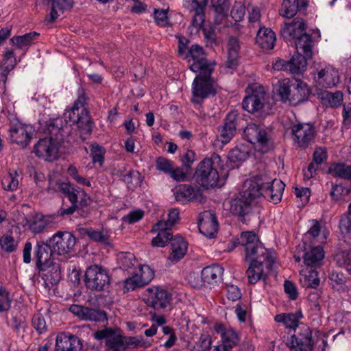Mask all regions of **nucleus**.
<instances>
[{
	"mask_svg": "<svg viewBox=\"0 0 351 351\" xmlns=\"http://www.w3.org/2000/svg\"><path fill=\"white\" fill-rule=\"evenodd\" d=\"M258 186L257 182L246 180L243 191L229 202L230 213L242 223L247 224L261 213Z\"/></svg>",
	"mask_w": 351,
	"mask_h": 351,
	"instance_id": "f257e3e1",
	"label": "nucleus"
},
{
	"mask_svg": "<svg viewBox=\"0 0 351 351\" xmlns=\"http://www.w3.org/2000/svg\"><path fill=\"white\" fill-rule=\"evenodd\" d=\"M306 27L304 19L295 17L291 22L285 24L280 33L287 44L293 46L296 52L305 54L307 58H313V40L312 36L306 32Z\"/></svg>",
	"mask_w": 351,
	"mask_h": 351,
	"instance_id": "f03ea898",
	"label": "nucleus"
},
{
	"mask_svg": "<svg viewBox=\"0 0 351 351\" xmlns=\"http://www.w3.org/2000/svg\"><path fill=\"white\" fill-rule=\"evenodd\" d=\"M77 98L75 100L71 109L66 110L63 117L66 124L70 125H76L80 136L86 139L93 131V123L89 112L84 108L88 97L86 95L85 90L80 86L77 91Z\"/></svg>",
	"mask_w": 351,
	"mask_h": 351,
	"instance_id": "7ed1b4c3",
	"label": "nucleus"
},
{
	"mask_svg": "<svg viewBox=\"0 0 351 351\" xmlns=\"http://www.w3.org/2000/svg\"><path fill=\"white\" fill-rule=\"evenodd\" d=\"M239 243L244 247L246 262L265 263L267 270H271L275 263V252L265 248L254 232L241 234Z\"/></svg>",
	"mask_w": 351,
	"mask_h": 351,
	"instance_id": "20e7f679",
	"label": "nucleus"
},
{
	"mask_svg": "<svg viewBox=\"0 0 351 351\" xmlns=\"http://www.w3.org/2000/svg\"><path fill=\"white\" fill-rule=\"evenodd\" d=\"M221 157L217 154H213L210 158H206L197 165L194 178L202 186L209 189L221 186L217 167L220 166Z\"/></svg>",
	"mask_w": 351,
	"mask_h": 351,
	"instance_id": "39448f33",
	"label": "nucleus"
},
{
	"mask_svg": "<svg viewBox=\"0 0 351 351\" xmlns=\"http://www.w3.org/2000/svg\"><path fill=\"white\" fill-rule=\"evenodd\" d=\"M278 95L283 102L297 106L306 101L311 93L308 84L304 81L295 79L293 81L284 80L277 89Z\"/></svg>",
	"mask_w": 351,
	"mask_h": 351,
	"instance_id": "423d86ee",
	"label": "nucleus"
},
{
	"mask_svg": "<svg viewBox=\"0 0 351 351\" xmlns=\"http://www.w3.org/2000/svg\"><path fill=\"white\" fill-rule=\"evenodd\" d=\"M249 180L259 184L260 199L264 197L274 204H278L281 201L285 187L282 180L271 179L265 174L256 175Z\"/></svg>",
	"mask_w": 351,
	"mask_h": 351,
	"instance_id": "0eeeda50",
	"label": "nucleus"
},
{
	"mask_svg": "<svg viewBox=\"0 0 351 351\" xmlns=\"http://www.w3.org/2000/svg\"><path fill=\"white\" fill-rule=\"evenodd\" d=\"M318 338L313 334V330L306 324H300L286 343L291 351H313Z\"/></svg>",
	"mask_w": 351,
	"mask_h": 351,
	"instance_id": "6e6552de",
	"label": "nucleus"
},
{
	"mask_svg": "<svg viewBox=\"0 0 351 351\" xmlns=\"http://www.w3.org/2000/svg\"><path fill=\"white\" fill-rule=\"evenodd\" d=\"M246 95L242 101V108L247 112L261 115L267 114L265 112L266 103V92L263 86L258 84H250L245 89Z\"/></svg>",
	"mask_w": 351,
	"mask_h": 351,
	"instance_id": "1a4fd4ad",
	"label": "nucleus"
},
{
	"mask_svg": "<svg viewBox=\"0 0 351 351\" xmlns=\"http://www.w3.org/2000/svg\"><path fill=\"white\" fill-rule=\"evenodd\" d=\"M84 282L88 289L101 291L109 287L110 277L108 271L104 267L92 265L86 270Z\"/></svg>",
	"mask_w": 351,
	"mask_h": 351,
	"instance_id": "9d476101",
	"label": "nucleus"
},
{
	"mask_svg": "<svg viewBox=\"0 0 351 351\" xmlns=\"http://www.w3.org/2000/svg\"><path fill=\"white\" fill-rule=\"evenodd\" d=\"M243 136L249 143L257 145L262 153H267L273 147L271 138L261 125L248 123L243 130Z\"/></svg>",
	"mask_w": 351,
	"mask_h": 351,
	"instance_id": "9b49d317",
	"label": "nucleus"
},
{
	"mask_svg": "<svg viewBox=\"0 0 351 351\" xmlns=\"http://www.w3.org/2000/svg\"><path fill=\"white\" fill-rule=\"evenodd\" d=\"M214 84L215 80L213 77L195 76L191 86V102L195 104H201L205 99L215 95L216 90Z\"/></svg>",
	"mask_w": 351,
	"mask_h": 351,
	"instance_id": "f8f14e48",
	"label": "nucleus"
},
{
	"mask_svg": "<svg viewBox=\"0 0 351 351\" xmlns=\"http://www.w3.org/2000/svg\"><path fill=\"white\" fill-rule=\"evenodd\" d=\"M293 143L298 147L306 149L314 141L316 130L310 122L298 123L291 127Z\"/></svg>",
	"mask_w": 351,
	"mask_h": 351,
	"instance_id": "ddd939ff",
	"label": "nucleus"
},
{
	"mask_svg": "<svg viewBox=\"0 0 351 351\" xmlns=\"http://www.w3.org/2000/svg\"><path fill=\"white\" fill-rule=\"evenodd\" d=\"M49 242L52 245V250L59 256H70L75 252L76 238L69 232L58 231L49 238Z\"/></svg>",
	"mask_w": 351,
	"mask_h": 351,
	"instance_id": "4468645a",
	"label": "nucleus"
},
{
	"mask_svg": "<svg viewBox=\"0 0 351 351\" xmlns=\"http://www.w3.org/2000/svg\"><path fill=\"white\" fill-rule=\"evenodd\" d=\"M149 295L145 299L147 306L158 312L164 311L171 306L172 294L167 289L158 287H149L147 289Z\"/></svg>",
	"mask_w": 351,
	"mask_h": 351,
	"instance_id": "2eb2a0df",
	"label": "nucleus"
},
{
	"mask_svg": "<svg viewBox=\"0 0 351 351\" xmlns=\"http://www.w3.org/2000/svg\"><path fill=\"white\" fill-rule=\"evenodd\" d=\"M239 119V115L237 111H230L226 116L223 123L218 127L217 139L223 145L230 143L235 136Z\"/></svg>",
	"mask_w": 351,
	"mask_h": 351,
	"instance_id": "dca6fc26",
	"label": "nucleus"
},
{
	"mask_svg": "<svg viewBox=\"0 0 351 351\" xmlns=\"http://www.w3.org/2000/svg\"><path fill=\"white\" fill-rule=\"evenodd\" d=\"M8 138L12 143L22 148L26 147L32 138V128L19 121L11 123L8 130Z\"/></svg>",
	"mask_w": 351,
	"mask_h": 351,
	"instance_id": "f3484780",
	"label": "nucleus"
},
{
	"mask_svg": "<svg viewBox=\"0 0 351 351\" xmlns=\"http://www.w3.org/2000/svg\"><path fill=\"white\" fill-rule=\"evenodd\" d=\"M55 254L52 250V245L49 242L37 241L33 249L34 260L38 269H43L45 267L49 266L53 263L52 255Z\"/></svg>",
	"mask_w": 351,
	"mask_h": 351,
	"instance_id": "a211bd4d",
	"label": "nucleus"
},
{
	"mask_svg": "<svg viewBox=\"0 0 351 351\" xmlns=\"http://www.w3.org/2000/svg\"><path fill=\"white\" fill-rule=\"evenodd\" d=\"M59 143L44 138L40 139L34 146L35 154L48 162H53L59 158Z\"/></svg>",
	"mask_w": 351,
	"mask_h": 351,
	"instance_id": "6ab92c4d",
	"label": "nucleus"
},
{
	"mask_svg": "<svg viewBox=\"0 0 351 351\" xmlns=\"http://www.w3.org/2000/svg\"><path fill=\"white\" fill-rule=\"evenodd\" d=\"M93 336L95 339L106 340L107 351H126L123 337L121 335H116L114 330L112 328H105L97 330Z\"/></svg>",
	"mask_w": 351,
	"mask_h": 351,
	"instance_id": "aec40b11",
	"label": "nucleus"
},
{
	"mask_svg": "<svg viewBox=\"0 0 351 351\" xmlns=\"http://www.w3.org/2000/svg\"><path fill=\"white\" fill-rule=\"evenodd\" d=\"M223 268L218 265L213 264L205 267L201 272L202 280H199L197 283L193 284L190 280V284L193 287L200 288L204 284L210 285H219L223 281Z\"/></svg>",
	"mask_w": 351,
	"mask_h": 351,
	"instance_id": "412c9836",
	"label": "nucleus"
},
{
	"mask_svg": "<svg viewBox=\"0 0 351 351\" xmlns=\"http://www.w3.org/2000/svg\"><path fill=\"white\" fill-rule=\"evenodd\" d=\"M218 221L215 213L205 210L199 215L198 228L201 234L207 238H214L218 231Z\"/></svg>",
	"mask_w": 351,
	"mask_h": 351,
	"instance_id": "4be33fe9",
	"label": "nucleus"
},
{
	"mask_svg": "<svg viewBox=\"0 0 351 351\" xmlns=\"http://www.w3.org/2000/svg\"><path fill=\"white\" fill-rule=\"evenodd\" d=\"M69 311L78 318L84 321L104 322L107 320V314L104 311L95 309L78 304H73Z\"/></svg>",
	"mask_w": 351,
	"mask_h": 351,
	"instance_id": "5701e85b",
	"label": "nucleus"
},
{
	"mask_svg": "<svg viewBox=\"0 0 351 351\" xmlns=\"http://www.w3.org/2000/svg\"><path fill=\"white\" fill-rule=\"evenodd\" d=\"M82 348V342L76 335L66 332L57 335L55 351H80Z\"/></svg>",
	"mask_w": 351,
	"mask_h": 351,
	"instance_id": "b1692460",
	"label": "nucleus"
},
{
	"mask_svg": "<svg viewBox=\"0 0 351 351\" xmlns=\"http://www.w3.org/2000/svg\"><path fill=\"white\" fill-rule=\"evenodd\" d=\"M171 252L167 258L171 264L179 262L186 255L188 249V243L180 235L176 234L171 239Z\"/></svg>",
	"mask_w": 351,
	"mask_h": 351,
	"instance_id": "393cba45",
	"label": "nucleus"
},
{
	"mask_svg": "<svg viewBox=\"0 0 351 351\" xmlns=\"http://www.w3.org/2000/svg\"><path fill=\"white\" fill-rule=\"evenodd\" d=\"M317 84L325 88L336 86L339 82V73L330 66H326L318 71L315 77Z\"/></svg>",
	"mask_w": 351,
	"mask_h": 351,
	"instance_id": "a878e982",
	"label": "nucleus"
},
{
	"mask_svg": "<svg viewBox=\"0 0 351 351\" xmlns=\"http://www.w3.org/2000/svg\"><path fill=\"white\" fill-rule=\"evenodd\" d=\"M250 152V147L243 143L237 145L232 149L228 156V162L231 165V168H238L242 162L248 158Z\"/></svg>",
	"mask_w": 351,
	"mask_h": 351,
	"instance_id": "bb28decb",
	"label": "nucleus"
},
{
	"mask_svg": "<svg viewBox=\"0 0 351 351\" xmlns=\"http://www.w3.org/2000/svg\"><path fill=\"white\" fill-rule=\"evenodd\" d=\"M38 270L42 273V279L46 287H51L59 283L61 279V271L58 263L53 262L49 266Z\"/></svg>",
	"mask_w": 351,
	"mask_h": 351,
	"instance_id": "cd10ccee",
	"label": "nucleus"
},
{
	"mask_svg": "<svg viewBox=\"0 0 351 351\" xmlns=\"http://www.w3.org/2000/svg\"><path fill=\"white\" fill-rule=\"evenodd\" d=\"M255 40L256 43L263 49H272L276 40V34L271 28L260 27Z\"/></svg>",
	"mask_w": 351,
	"mask_h": 351,
	"instance_id": "c85d7f7f",
	"label": "nucleus"
},
{
	"mask_svg": "<svg viewBox=\"0 0 351 351\" xmlns=\"http://www.w3.org/2000/svg\"><path fill=\"white\" fill-rule=\"evenodd\" d=\"M216 331L220 335L221 344L230 351L238 345L240 338L238 333L232 328L221 325L216 328Z\"/></svg>",
	"mask_w": 351,
	"mask_h": 351,
	"instance_id": "c756f323",
	"label": "nucleus"
},
{
	"mask_svg": "<svg viewBox=\"0 0 351 351\" xmlns=\"http://www.w3.org/2000/svg\"><path fill=\"white\" fill-rule=\"evenodd\" d=\"M240 45L238 38L230 37L228 42V58L225 63L226 69L234 70L239 64Z\"/></svg>",
	"mask_w": 351,
	"mask_h": 351,
	"instance_id": "7c9ffc66",
	"label": "nucleus"
},
{
	"mask_svg": "<svg viewBox=\"0 0 351 351\" xmlns=\"http://www.w3.org/2000/svg\"><path fill=\"white\" fill-rule=\"evenodd\" d=\"M317 95L322 104L327 107L337 108L343 104V95L341 91L337 90L332 93L321 90L317 93Z\"/></svg>",
	"mask_w": 351,
	"mask_h": 351,
	"instance_id": "2f4dec72",
	"label": "nucleus"
},
{
	"mask_svg": "<svg viewBox=\"0 0 351 351\" xmlns=\"http://www.w3.org/2000/svg\"><path fill=\"white\" fill-rule=\"evenodd\" d=\"M62 131V120L61 118L50 119L46 122L43 128L44 133L49 136L48 139H52V141L59 143L63 140Z\"/></svg>",
	"mask_w": 351,
	"mask_h": 351,
	"instance_id": "473e14b6",
	"label": "nucleus"
},
{
	"mask_svg": "<svg viewBox=\"0 0 351 351\" xmlns=\"http://www.w3.org/2000/svg\"><path fill=\"white\" fill-rule=\"evenodd\" d=\"M51 3L49 16L45 18L48 23H53L60 16V12L63 13L66 10L70 9L73 5V0H47Z\"/></svg>",
	"mask_w": 351,
	"mask_h": 351,
	"instance_id": "72a5a7b5",
	"label": "nucleus"
},
{
	"mask_svg": "<svg viewBox=\"0 0 351 351\" xmlns=\"http://www.w3.org/2000/svg\"><path fill=\"white\" fill-rule=\"evenodd\" d=\"M173 194L177 202L186 204L197 199L199 192L190 184H180L176 187Z\"/></svg>",
	"mask_w": 351,
	"mask_h": 351,
	"instance_id": "f704fd0d",
	"label": "nucleus"
},
{
	"mask_svg": "<svg viewBox=\"0 0 351 351\" xmlns=\"http://www.w3.org/2000/svg\"><path fill=\"white\" fill-rule=\"evenodd\" d=\"M302 317V311L298 310L295 313L278 314L274 317V320L276 322L282 323L286 328L293 330L294 332L295 328L300 326L299 322Z\"/></svg>",
	"mask_w": 351,
	"mask_h": 351,
	"instance_id": "c9c22d12",
	"label": "nucleus"
},
{
	"mask_svg": "<svg viewBox=\"0 0 351 351\" xmlns=\"http://www.w3.org/2000/svg\"><path fill=\"white\" fill-rule=\"evenodd\" d=\"M56 219V215H44L42 213H36L29 225L30 230L34 234L42 232L45 228L51 226V223Z\"/></svg>",
	"mask_w": 351,
	"mask_h": 351,
	"instance_id": "e433bc0d",
	"label": "nucleus"
},
{
	"mask_svg": "<svg viewBox=\"0 0 351 351\" xmlns=\"http://www.w3.org/2000/svg\"><path fill=\"white\" fill-rule=\"evenodd\" d=\"M215 63L206 58L200 59L196 62H193L189 65V69L194 73H199L196 76H203L204 77H212V73L215 70Z\"/></svg>",
	"mask_w": 351,
	"mask_h": 351,
	"instance_id": "4c0bfd02",
	"label": "nucleus"
},
{
	"mask_svg": "<svg viewBox=\"0 0 351 351\" xmlns=\"http://www.w3.org/2000/svg\"><path fill=\"white\" fill-rule=\"evenodd\" d=\"M208 0H203L201 2H197L193 8L194 15L191 21V27L198 32L204 26L205 22V7Z\"/></svg>",
	"mask_w": 351,
	"mask_h": 351,
	"instance_id": "58836bf2",
	"label": "nucleus"
},
{
	"mask_svg": "<svg viewBox=\"0 0 351 351\" xmlns=\"http://www.w3.org/2000/svg\"><path fill=\"white\" fill-rule=\"evenodd\" d=\"M324 251L322 246L312 247L303 256L304 263L307 266L317 267L322 265Z\"/></svg>",
	"mask_w": 351,
	"mask_h": 351,
	"instance_id": "ea45409f",
	"label": "nucleus"
},
{
	"mask_svg": "<svg viewBox=\"0 0 351 351\" xmlns=\"http://www.w3.org/2000/svg\"><path fill=\"white\" fill-rule=\"evenodd\" d=\"M39 36L40 34L36 32H30L21 36H14L10 39V42L16 48L26 51L33 43V41L37 39Z\"/></svg>",
	"mask_w": 351,
	"mask_h": 351,
	"instance_id": "a19ab883",
	"label": "nucleus"
},
{
	"mask_svg": "<svg viewBox=\"0 0 351 351\" xmlns=\"http://www.w3.org/2000/svg\"><path fill=\"white\" fill-rule=\"evenodd\" d=\"M151 232L158 233L156 237L152 240V245L154 247H163L167 245L169 241L171 242L173 238L171 230L157 228L156 223L153 226Z\"/></svg>",
	"mask_w": 351,
	"mask_h": 351,
	"instance_id": "79ce46f5",
	"label": "nucleus"
},
{
	"mask_svg": "<svg viewBox=\"0 0 351 351\" xmlns=\"http://www.w3.org/2000/svg\"><path fill=\"white\" fill-rule=\"evenodd\" d=\"M58 189L71 204L78 205V199L82 190L80 187L75 186L71 182H60L58 183Z\"/></svg>",
	"mask_w": 351,
	"mask_h": 351,
	"instance_id": "37998d69",
	"label": "nucleus"
},
{
	"mask_svg": "<svg viewBox=\"0 0 351 351\" xmlns=\"http://www.w3.org/2000/svg\"><path fill=\"white\" fill-rule=\"evenodd\" d=\"M312 58H307L305 54L296 52L289 60V71L294 75H301L306 70L307 60Z\"/></svg>",
	"mask_w": 351,
	"mask_h": 351,
	"instance_id": "c03bdc74",
	"label": "nucleus"
},
{
	"mask_svg": "<svg viewBox=\"0 0 351 351\" xmlns=\"http://www.w3.org/2000/svg\"><path fill=\"white\" fill-rule=\"evenodd\" d=\"M330 195L334 202H348L351 199V189L341 184H332Z\"/></svg>",
	"mask_w": 351,
	"mask_h": 351,
	"instance_id": "a18cd8bd",
	"label": "nucleus"
},
{
	"mask_svg": "<svg viewBox=\"0 0 351 351\" xmlns=\"http://www.w3.org/2000/svg\"><path fill=\"white\" fill-rule=\"evenodd\" d=\"M306 8L301 7V0H283L280 14L285 18L293 17L298 10H304Z\"/></svg>",
	"mask_w": 351,
	"mask_h": 351,
	"instance_id": "49530a36",
	"label": "nucleus"
},
{
	"mask_svg": "<svg viewBox=\"0 0 351 351\" xmlns=\"http://www.w3.org/2000/svg\"><path fill=\"white\" fill-rule=\"evenodd\" d=\"M249 267L246 271V275L250 284H256L263 277V268L265 263L248 262Z\"/></svg>",
	"mask_w": 351,
	"mask_h": 351,
	"instance_id": "de8ad7c7",
	"label": "nucleus"
},
{
	"mask_svg": "<svg viewBox=\"0 0 351 351\" xmlns=\"http://www.w3.org/2000/svg\"><path fill=\"white\" fill-rule=\"evenodd\" d=\"M156 312L157 311L155 310L149 312V320L153 322V324L144 331L146 337L154 336L157 332L158 328L165 325L167 322L163 315H158Z\"/></svg>",
	"mask_w": 351,
	"mask_h": 351,
	"instance_id": "09e8293b",
	"label": "nucleus"
},
{
	"mask_svg": "<svg viewBox=\"0 0 351 351\" xmlns=\"http://www.w3.org/2000/svg\"><path fill=\"white\" fill-rule=\"evenodd\" d=\"M330 171L335 177L351 182V165L345 163H335L330 167Z\"/></svg>",
	"mask_w": 351,
	"mask_h": 351,
	"instance_id": "8fccbe9b",
	"label": "nucleus"
},
{
	"mask_svg": "<svg viewBox=\"0 0 351 351\" xmlns=\"http://www.w3.org/2000/svg\"><path fill=\"white\" fill-rule=\"evenodd\" d=\"M329 280L330 285L334 290L339 292L346 291L347 279L343 273L333 271L329 274Z\"/></svg>",
	"mask_w": 351,
	"mask_h": 351,
	"instance_id": "3c124183",
	"label": "nucleus"
},
{
	"mask_svg": "<svg viewBox=\"0 0 351 351\" xmlns=\"http://www.w3.org/2000/svg\"><path fill=\"white\" fill-rule=\"evenodd\" d=\"M210 3L217 14V19L221 18V20L228 16L230 5L229 0H210Z\"/></svg>",
	"mask_w": 351,
	"mask_h": 351,
	"instance_id": "603ef678",
	"label": "nucleus"
},
{
	"mask_svg": "<svg viewBox=\"0 0 351 351\" xmlns=\"http://www.w3.org/2000/svg\"><path fill=\"white\" fill-rule=\"evenodd\" d=\"M180 213L177 208H171L169 210L167 219L166 221H158L156 223V227L160 228H168L171 230V227L174 226L180 219Z\"/></svg>",
	"mask_w": 351,
	"mask_h": 351,
	"instance_id": "864d4df0",
	"label": "nucleus"
},
{
	"mask_svg": "<svg viewBox=\"0 0 351 351\" xmlns=\"http://www.w3.org/2000/svg\"><path fill=\"white\" fill-rule=\"evenodd\" d=\"M337 265L339 267H343L348 271H351V251L338 250L334 256Z\"/></svg>",
	"mask_w": 351,
	"mask_h": 351,
	"instance_id": "5fc2aeb1",
	"label": "nucleus"
},
{
	"mask_svg": "<svg viewBox=\"0 0 351 351\" xmlns=\"http://www.w3.org/2000/svg\"><path fill=\"white\" fill-rule=\"evenodd\" d=\"M339 228L343 236L351 234V203L348 206V212L341 216Z\"/></svg>",
	"mask_w": 351,
	"mask_h": 351,
	"instance_id": "6e6d98bb",
	"label": "nucleus"
},
{
	"mask_svg": "<svg viewBox=\"0 0 351 351\" xmlns=\"http://www.w3.org/2000/svg\"><path fill=\"white\" fill-rule=\"evenodd\" d=\"M18 176L19 174L16 171L9 172L8 174L5 176L2 179L1 184L3 188L10 191L16 190L19 186Z\"/></svg>",
	"mask_w": 351,
	"mask_h": 351,
	"instance_id": "4d7b16f0",
	"label": "nucleus"
},
{
	"mask_svg": "<svg viewBox=\"0 0 351 351\" xmlns=\"http://www.w3.org/2000/svg\"><path fill=\"white\" fill-rule=\"evenodd\" d=\"M204 55L205 53L203 47L199 45L195 44L191 45V47L188 49L187 52L183 57L185 59H188L189 62H190L191 59L193 62H196L200 59L206 58Z\"/></svg>",
	"mask_w": 351,
	"mask_h": 351,
	"instance_id": "13d9d810",
	"label": "nucleus"
},
{
	"mask_svg": "<svg viewBox=\"0 0 351 351\" xmlns=\"http://www.w3.org/2000/svg\"><path fill=\"white\" fill-rule=\"evenodd\" d=\"M118 261L121 269L128 270L134 265L136 258L130 252H121L119 255Z\"/></svg>",
	"mask_w": 351,
	"mask_h": 351,
	"instance_id": "bf43d9fd",
	"label": "nucleus"
},
{
	"mask_svg": "<svg viewBox=\"0 0 351 351\" xmlns=\"http://www.w3.org/2000/svg\"><path fill=\"white\" fill-rule=\"evenodd\" d=\"M138 274V279L143 286L147 285L154 277V271L148 265H142L139 267Z\"/></svg>",
	"mask_w": 351,
	"mask_h": 351,
	"instance_id": "052dcab7",
	"label": "nucleus"
},
{
	"mask_svg": "<svg viewBox=\"0 0 351 351\" xmlns=\"http://www.w3.org/2000/svg\"><path fill=\"white\" fill-rule=\"evenodd\" d=\"M32 324L39 335L43 334L47 330L45 319L40 313L34 315L32 319Z\"/></svg>",
	"mask_w": 351,
	"mask_h": 351,
	"instance_id": "680f3d73",
	"label": "nucleus"
},
{
	"mask_svg": "<svg viewBox=\"0 0 351 351\" xmlns=\"http://www.w3.org/2000/svg\"><path fill=\"white\" fill-rule=\"evenodd\" d=\"M84 234L87 235L91 240L96 242L106 243L108 241V236L101 231L95 230L91 228L83 229Z\"/></svg>",
	"mask_w": 351,
	"mask_h": 351,
	"instance_id": "e2e57ef3",
	"label": "nucleus"
},
{
	"mask_svg": "<svg viewBox=\"0 0 351 351\" xmlns=\"http://www.w3.org/2000/svg\"><path fill=\"white\" fill-rule=\"evenodd\" d=\"M104 149L97 143L92 144L90 146V156L93 163L102 165L104 160Z\"/></svg>",
	"mask_w": 351,
	"mask_h": 351,
	"instance_id": "0e129e2a",
	"label": "nucleus"
},
{
	"mask_svg": "<svg viewBox=\"0 0 351 351\" xmlns=\"http://www.w3.org/2000/svg\"><path fill=\"white\" fill-rule=\"evenodd\" d=\"M173 162L163 156H159L156 158V169L160 172H163L166 174L169 173L172 170Z\"/></svg>",
	"mask_w": 351,
	"mask_h": 351,
	"instance_id": "69168bd1",
	"label": "nucleus"
},
{
	"mask_svg": "<svg viewBox=\"0 0 351 351\" xmlns=\"http://www.w3.org/2000/svg\"><path fill=\"white\" fill-rule=\"evenodd\" d=\"M0 245L3 250L10 253L16 250L18 243L12 235H4L0 239Z\"/></svg>",
	"mask_w": 351,
	"mask_h": 351,
	"instance_id": "338daca9",
	"label": "nucleus"
},
{
	"mask_svg": "<svg viewBox=\"0 0 351 351\" xmlns=\"http://www.w3.org/2000/svg\"><path fill=\"white\" fill-rule=\"evenodd\" d=\"M319 282L318 272L314 269H311L308 274L304 276V285L306 287L316 289Z\"/></svg>",
	"mask_w": 351,
	"mask_h": 351,
	"instance_id": "774afa93",
	"label": "nucleus"
}]
</instances>
